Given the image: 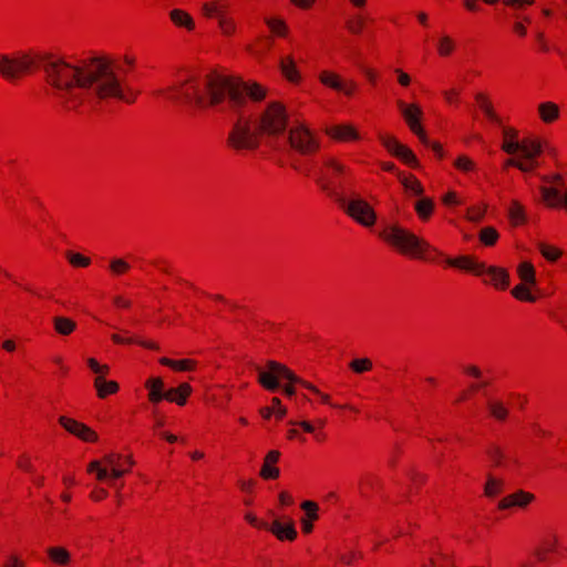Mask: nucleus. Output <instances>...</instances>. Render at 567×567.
I'll return each instance as SVG.
<instances>
[{
  "instance_id": "nucleus-24",
  "label": "nucleus",
  "mask_w": 567,
  "mask_h": 567,
  "mask_svg": "<svg viewBox=\"0 0 567 567\" xmlns=\"http://www.w3.org/2000/svg\"><path fill=\"white\" fill-rule=\"evenodd\" d=\"M538 112H539L540 118L545 123L554 122L559 116V109L553 102L540 103L538 106Z\"/></svg>"
},
{
  "instance_id": "nucleus-32",
  "label": "nucleus",
  "mask_w": 567,
  "mask_h": 567,
  "mask_svg": "<svg viewBox=\"0 0 567 567\" xmlns=\"http://www.w3.org/2000/svg\"><path fill=\"white\" fill-rule=\"evenodd\" d=\"M488 410L491 415L498 421H504L508 415L507 408H505L504 404L499 401L488 402Z\"/></svg>"
},
{
  "instance_id": "nucleus-58",
  "label": "nucleus",
  "mask_w": 567,
  "mask_h": 567,
  "mask_svg": "<svg viewBox=\"0 0 567 567\" xmlns=\"http://www.w3.org/2000/svg\"><path fill=\"white\" fill-rule=\"evenodd\" d=\"M127 472V470H122L117 466H113L112 468L109 470V473H110V477L111 478H120L122 477L125 473Z\"/></svg>"
},
{
  "instance_id": "nucleus-18",
  "label": "nucleus",
  "mask_w": 567,
  "mask_h": 567,
  "mask_svg": "<svg viewBox=\"0 0 567 567\" xmlns=\"http://www.w3.org/2000/svg\"><path fill=\"white\" fill-rule=\"evenodd\" d=\"M326 133L338 141L359 140L360 135L350 124L333 125L326 130Z\"/></svg>"
},
{
  "instance_id": "nucleus-62",
  "label": "nucleus",
  "mask_w": 567,
  "mask_h": 567,
  "mask_svg": "<svg viewBox=\"0 0 567 567\" xmlns=\"http://www.w3.org/2000/svg\"><path fill=\"white\" fill-rule=\"evenodd\" d=\"M280 453L278 451H270L266 457L265 462L268 464L276 463L279 460Z\"/></svg>"
},
{
  "instance_id": "nucleus-20",
  "label": "nucleus",
  "mask_w": 567,
  "mask_h": 567,
  "mask_svg": "<svg viewBox=\"0 0 567 567\" xmlns=\"http://www.w3.org/2000/svg\"><path fill=\"white\" fill-rule=\"evenodd\" d=\"M54 331L63 337L70 336L76 329V322L71 318L55 316L52 318Z\"/></svg>"
},
{
  "instance_id": "nucleus-13",
  "label": "nucleus",
  "mask_w": 567,
  "mask_h": 567,
  "mask_svg": "<svg viewBox=\"0 0 567 567\" xmlns=\"http://www.w3.org/2000/svg\"><path fill=\"white\" fill-rule=\"evenodd\" d=\"M227 8L225 3L213 2L204 3L202 7L203 13L210 18L216 17L224 33L229 34L234 30V24L224 17V11Z\"/></svg>"
},
{
  "instance_id": "nucleus-38",
  "label": "nucleus",
  "mask_w": 567,
  "mask_h": 567,
  "mask_svg": "<svg viewBox=\"0 0 567 567\" xmlns=\"http://www.w3.org/2000/svg\"><path fill=\"white\" fill-rule=\"evenodd\" d=\"M476 101L478 102L480 104V107L484 111V113L493 121H498L496 114L494 113L493 111V107L491 105V103L488 102L487 97L482 94V93H477L476 94Z\"/></svg>"
},
{
  "instance_id": "nucleus-15",
  "label": "nucleus",
  "mask_w": 567,
  "mask_h": 567,
  "mask_svg": "<svg viewBox=\"0 0 567 567\" xmlns=\"http://www.w3.org/2000/svg\"><path fill=\"white\" fill-rule=\"evenodd\" d=\"M534 499V495L525 492L517 491L516 493L508 495L499 501L498 508L507 509L512 507H525Z\"/></svg>"
},
{
  "instance_id": "nucleus-26",
  "label": "nucleus",
  "mask_w": 567,
  "mask_h": 567,
  "mask_svg": "<svg viewBox=\"0 0 567 567\" xmlns=\"http://www.w3.org/2000/svg\"><path fill=\"white\" fill-rule=\"evenodd\" d=\"M47 553L54 564L61 566H66L71 560L70 553L63 547H49Z\"/></svg>"
},
{
  "instance_id": "nucleus-17",
  "label": "nucleus",
  "mask_w": 567,
  "mask_h": 567,
  "mask_svg": "<svg viewBox=\"0 0 567 567\" xmlns=\"http://www.w3.org/2000/svg\"><path fill=\"white\" fill-rule=\"evenodd\" d=\"M446 262L452 267H457L464 270H468L476 276L484 275L485 265L482 262H477L470 256H461L458 258L452 259L447 258Z\"/></svg>"
},
{
  "instance_id": "nucleus-50",
  "label": "nucleus",
  "mask_w": 567,
  "mask_h": 567,
  "mask_svg": "<svg viewBox=\"0 0 567 567\" xmlns=\"http://www.w3.org/2000/svg\"><path fill=\"white\" fill-rule=\"evenodd\" d=\"M87 365L91 368V370L96 373L97 375H101L103 373L109 372L107 365H101L95 359L90 358L87 359Z\"/></svg>"
},
{
  "instance_id": "nucleus-11",
  "label": "nucleus",
  "mask_w": 567,
  "mask_h": 567,
  "mask_svg": "<svg viewBox=\"0 0 567 567\" xmlns=\"http://www.w3.org/2000/svg\"><path fill=\"white\" fill-rule=\"evenodd\" d=\"M380 141L383 146L394 156L402 159L405 164L411 167H417L419 162L413 152L405 145L399 143L394 137L380 135Z\"/></svg>"
},
{
  "instance_id": "nucleus-37",
  "label": "nucleus",
  "mask_w": 567,
  "mask_h": 567,
  "mask_svg": "<svg viewBox=\"0 0 567 567\" xmlns=\"http://www.w3.org/2000/svg\"><path fill=\"white\" fill-rule=\"evenodd\" d=\"M87 472H90V473L95 472L96 478L99 481H104L107 477H110L109 470H107V467H104L102 465V461H96V460L92 461L87 466Z\"/></svg>"
},
{
  "instance_id": "nucleus-55",
  "label": "nucleus",
  "mask_w": 567,
  "mask_h": 567,
  "mask_svg": "<svg viewBox=\"0 0 567 567\" xmlns=\"http://www.w3.org/2000/svg\"><path fill=\"white\" fill-rule=\"evenodd\" d=\"M166 392H158V391H150L148 398L153 403H158L163 399H165Z\"/></svg>"
},
{
  "instance_id": "nucleus-7",
  "label": "nucleus",
  "mask_w": 567,
  "mask_h": 567,
  "mask_svg": "<svg viewBox=\"0 0 567 567\" xmlns=\"http://www.w3.org/2000/svg\"><path fill=\"white\" fill-rule=\"evenodd\" d=\"M340 205L351 218L362 226L371 227L375 223L377 215L365 200L361 198L348 200L346 198V204Z\"/></svg>"
},
{
  "instance_id": "nucleus-53",
  "label": "nucleus",
  "mask_w": 567,
  "mask_h": 567,
  "mask_svg": "<svg viewBox=\"0 0 567 567\" xmlns=\"http://www.w3.org/2000/svg\"><path fill=\"white\" fill-rule=\"evenodd\" d=\"M120 458H121L120 455H116V454H113V453L106 454L103 457V463L105 464L104 467H107V470H110L113 466H117V460H120Z\"/></svg>"
},
{
  "instance_id": "nucleus-3",
  "label": "nucleus",
  "mask_w": 567,
  "mask_h": 567,
  "mask_svg": "<svg viewBox=\"0 0 567 567\" xmlns=\"http://www.w3.org/2000/svg\"><path fill=\"white\" fill-rule=\"evenodd\" d=\"M347 173L343 164L333 157L322 158V167L313 169L316 183L339 204H346V194L338 178Z\"/></svg>"
},
{
  "instance_id": "nucleus-56",
  "label": "nucleus",
  "mask_w": 567,
  "mask_h": 567,
  "mask_svg": "<svg viewBox=\"0 0 567 567\" xmlns=\"http://www.w3.org/2000/svg\"><path fill=\"white\" fill-rule=\"evenodd\" d=\"M111 338L115 343H121V344H130V343L135 342L134 338H123L122 336H120L117 333L112 334Z\"/></svg>"
},
{
  "instance_id": "nucleus-46",
  "label": "nucleus",
  "mask_w": 567,
  "mask_h": 567,
  "mask_svg": "<svg viewBox=\"0 0 567 567\" xmlns=\"http://www.w3.org/2000/svg\"><path fill=\"white\" fill-rule=\"evenodd\" d=\"M110 268L115 275H121L130 268V265L123 259H113Z\"/></svg>"
},
{
  "instance_id": "nucleus-29",
  "label": "nucleus",
  "mask_w": 567,
  "mask_h": 567,
  "mask_svg": "<svg viewBox=\"0 0 567 567\" xmlns=\"http://www.w3.org/2000/svg\"><path fill=\"white\" fill-rule=\"evenodd\" d=\"M280 69L284 75L290 81H297L299 75L296 69L295 61L291 56L285 58L280 61Z\"/></svg>"
},
{
  "instance_id": "nucleus-4",
  "label": "nucleus",
  "mask_w": 567,
  "mask_h": 567,
  "mask_svg": "<svg viewBox=\"0 0 567 567\" xmlns=\"http://www.w3.org/2000/svg\"><path fill=\"white\" fill-rule=\"evenodd\" d=\"M379 235L403 254L415 258H426L424 252L430 245L398 224L388 225Z\"/></svg>"
},
{
  "instance_id": "nucleus-35",
  "label": "nucleus",
  "mask_w": 567,
  "mask_h": 567,
  "mask_svg": "<svg viewBox=\"0 0 567 567\" xmlns=\"http://www.w3.org/2000/svg\"><path fill=\"white\" fill-rule=\"evenodd\" d=\"M537 246H538L540 254L548 261H556L561 256V250H559L556 247L549 246L545 243H539Z\"/></svg>"
},
{
  "instance_id": "nucleus-2",
  "label": "nucleus",
  "mask_w": 567,
  "mask_h": 567,
  "mask_svg": "<svg viewBox=\"0 0 567 567\" xmlns=\"http://www.w3.org/2000/svg\"><path fill=\"white\" fill-rule=\"evenodd\" d=\"M32 69H42L54 95L66 110L80 106L95 107L102 101L116 99L133 103L134 94H127L122 80L116 75L117 65L105 58H94L72 64L49 53H23L17 56H0V73L14 80Z\"/></svg>"
},
{
  "instance_id": "nucleus-8",
  "label": "nucleus",
  "mask_w": 567,
  "mask_h": 567,
  "mask_svg": "<svg viewBox=\"0 0 567 567\" xmlns=\"http://www.w3.org/2000/svg\"><path fill=\"white\" fill-rule=\"evenodd\" d=\"M502 148L507 154L519 153L524 159H533L543 152V146L539 141L526 138L522 142L517 140H504Z\"/></svg>"
},
{
  "instance_id": "nucleus-12",
  "label": "nucleus",
  "mask_w": 567,
  "mask_h": 567,
  "mask_svg": "<svg viewBox=\"0 0 567 567\" xmlns=\"http://www.w3.org/2000/svg\"><path fill=\"white\" fill-rule=\"evenodd\" d=\"M59 422L69 433L85 442H95L97 440L96 433L91 427L76 420L61 416Z\"/></svg>"
},
{
  "instance_id": "nucleus-36",
  "label": "nucleus",
  "mask_w": 567,
  "mask_h": 567,
  "mask_svg": "<svg viewBox=\"0 0 567 567\" xmlns=\"http://www.w3.org/2000/svg\"><path fill=\"white\" fill-rule=\"evenodd\" d=\"M508 216L514 225H519L524 223L525 214L523 206L519 203L514 202L508 210Z\"/></svg>"
},
{
  "instance_id": "nucleus-47",
  "label": "nucleus",
  "mask_w": 567,
  "mask_h": 567,
  "mask_svg": "<svg viewBox=\"0 0 567 567\" xmlns=\"http://www.w3.org/2000/svg\"><path fill=\"white\" fill-rule=\"evenodd\" d=\"M487 454L495 466H499L502 464L504 454L497 446H492L491 449H488Z\"/></svg>"
},
{
  "instance_id": "nucleus-14",
  "label": "nucleus",
  "mask_w": 567,
  "mask_h": 567,
  "mask_svg": "<svg viewBox=\"0 0 567 567\" xmlns=\"http://www.w3.org/2000/svg\"><path fill=\"white\" fill-rule=\"evenodd\" d=\"M268 530H270L279 540H293L297 537V530L291 519L282 522L279 518H275L272 524H268Z\"/></svg>"
},
{
  "instance_id": "nucleus-39",
  "label": "nucleus",
  "mask_w": 567,
  "mask_h": 567,
  "mask_svg": "<svg viewBox=\"0 0 567 567\" xmlns=\"http://www.w3.org/2000/svg\"><path fill=\"white\" fill-rule=\"evenodd\" d=\"M65 256L69 262L74 267H87L91 262L90 258L84 257L78 252L66 251Z\"/></svg>"
},
{
  "instance_id": "nucleus-10",
  "label": "nucleus",
  "mask_w": 567,
  "mask_h": 567,
  "mask_svg": "<svg viewBox=\"0 0 567 567\" xmlns=\"http://www.w3.org/2000/svg\"><path fill=\"white\" fill-rule=\"evenodd\" d=\"M398 106L410 130L419 137L422 144H430L429 137L420 125L422 110L416 104L406 105L403 101H399Z\"/></svg>"
},
{
  "instance_id": "nucleus-34",
  "label": "nucleus",
  "mask_w": 567,
  "mask_h": 567,
  "mask_svg": "<svg viewBox=\"0 0 567 567\" xmlns=\"http://www.w3.org/2000/svg\"><path fill=\"white\" fill-rule=\"evenodd\" d=\"M498 239V233L494 227H484L480 231V240L486 245L492 246Z\"/></svg>"
},
{
  "instance_id": "nucleus-49",
  "label": "nucleus",
  "mask_w": 567,
  "mask_h": 567,
  "mask_svg": "<svg viewBox=\"0 0 567 567\" xmlns=\"http://www.w3.org/2000/svg\"><path fill=\"white\" fill-rule=\"evenodd\" d=\"M196 365V362L194 360L185 359L174 362V368L177 371H188L193 370Z\"/></svg>"
},
{
  "instance_id": "nucleus-30",
  "label": "nucleus",
  "mask_w": 567,
  "mask_h": 567,
  "mask_svg": "<svg viewBox=\"0 0 567 567\" xmlns=\"http://www.w3.org/2000/svg\"><path fill=\"white\" fill-rule=\"evenodd\" d=\"M518 275L523 281L526 284H535V269L534 266L528 262L524 261L519 264L518 266Z\"/></svg>"
},
{
  "instance_id": "nucleus-60",
  "label": "nucleus",
  "mask_w": 567,
  "mask_h": 567,
  "mask_svg": "<svg viewBox=\"0 0 567 567\" xmlns=\"http://www.w3.org/2000/svg\"><path fill=\"white\" fill-rule=\"evenodd\" d=\"M107 496V492L104 488H97L91 493V497L94 501H101Z\"/></svg>"
},
{
  "instance_id": "nucleus-59",
  "label": "nucleus",
  "mask_w": 567,
  "mask_h": 567,
  "mask_svg": "<svg viewBox=\"0 0 567 567\" xmlns=\"http://www.w3.org/2000/svg\"><path fill=\"white\" fill-rule=\"evenodd\" d=\"M554 547H555V543H554V542H553V543H551V542H547V543L545 544V548H544V550H538V551L536 553V555H537L538 559H539V560H545V551H551V550L554 549Z\"/></svg>"
},
{
  "instance_id": "nucleus-41",
  "label": "nucleus",
  "mask_w": 567,
  "mask_h": 567,
  "mask_svg": "<svg viewBox=\"0 0 567 567\" xmlns=\"http://www.w3.org/2000/svg\"><path fill=\"white\" fill-rule=\"evenodd\" d=\"M454 166L462 172H472L475 169V163L465 155L458 156L454 161Z\"/></svg>"
},
{
  "instance_id": "nucleus-61",
  "label": "nucleus",
  "mask_w": 567,
  "mask_h": 567,
  "mask_svg": "<svg viewBox=\"0 0 567 567\" xmlns=\"http://www.w3.org/2000/svg\"><path fill=\"white\" fill-rule=\"evenodd\" d=\"M301 508L303 511H306L307 513H310V512H317L318 511V505L315 503V502H311V501H305L302 504H301Z\"/></svg>"
},
{
  "instance_id": "nucleus-63",
  "label": "nucleus",
  "mask_w": 567,
  "mask_h": 567,
  "mask_svg": "<svg viewBox=\"0 0 567 567\" xmlns=\"http://www.w3.org/2000/svg\"><path fill=\"white\" fill-rule=\"evenodd\" d=\"M425 146H429L433 150V152L439 156V157H443L444 153H443V150H442V146L441 144L436 143V142H431L430 141V144H424Z\"/></svg>"
},
{
  "instance_id": "nucleus-21",
  "label": "nucleus",
  "mask_w": 567,
  "mask_h": 567,
  "mask_svg": "<svg viewBox=\"0 0 567 567\" xmlns=\"http://www.w3.org/2000/svg\"><path fill=\"white\" fill-rule=\"evenodd\" d=\"M190 392L192 386L188 383H182L178 388L166 391L165 400L176 402L178 405H184Z\"/></svg>"
},
{
  "instance_id": "nucleus-45",
  "label": "nucleus",
  "mask_w": 567,
  "mask_h": 567,
  "mask_svg": "<svg viewBox=\"0 0 567 567\" xmlns=\"http://www.w3.org/2000/svg\"><path fill=\"white\" fill-rule=\"evenodd\" d=\"M260 476L268 480V478H277L279 476V468L271 466V464L264 463Z\"/></svg>"
},
{
  "instance_id": "nucleus-27",
  "label": "nucleus",
  "mask_w": 567,
  "mask_h": 567,
  "mask_svg": "<svg viewBox=\"0 0 567 567\" xmlns=\"http://www.w3.org/2000/svg\"><path fill=\"white\" fill-rule=\"evenodd\" d=\"M171 20L177 25V27H185L188 30H192L194 28V20L193 18L185 11L179 9H174L169 13Z\"/></svg>"
},
{
  "instance_id": "nucleus-9",
  "label": "nucleus",
  "mask_w": 567,
  "mask_h": 567,
  "mask_svg": "<svg viewBox=\"0 0 567 567\" xmlns=\"http://www.w3.org/2000/svg\"><path fill=\"white\" fill-rule=\"evenodd\" d=\"M398 106L410 130L419 137L422 144H430L429 137L420 125L422 110L416 104L406 105L403 101H399Z\"/></svg>"
},
{
  "instance_id": "nucleus-52",
  "label": "nucleus",
  "mask_w": 567,
  "mask_h": 567,
  "mask_svg": "<svg viewBox=\"0 0 567 567\" xmlns=\"http://www.w3.org/2000/svg\"><path fill=\"white\" fill-rule=\"evenodd\" d=\"M485 214V209L484 208H471L467 213V217L470 220L472 221H480L483 216Z\"/></svg>"
},
{
  "instance_id": "nucleus-43",
  "label": "nucleus",
  "mask_w": 567,
  "mask_h": 567,
  "mask_svg": "<svg viewBox=\"0 0 567 567\" xmlns=\"http://www.w3.org/2000/svg\"><path fill=\"white\" fill-rule=\"evenodd\" d=\"M512 293L515 298L519 299V300H525V301H529V302H533L535 301V297L529 292V290L523 286V285H518L516 286L513 290H512Z\"/></svg>"
},
{
  "instance_id": "nucleus-64",
  "label": "nucleus",
  "mask_w": 567,
  "mask_h": 567,
  "mask_svg": "<svg viewBox=\"0 0 567 567\" xmlns=\"http://www.w3.org/2000/svg\"><path fill=\"white\" fill-rule=\"evenodd\" d=\"M4 567H23V565L17 557H10Z\"/></svg>"
},
{
  "instance_id": "nucleus-33",
  "label": "nucleus",
  "mask_w": 567,
  "mask_h": 567,
  "mask_svg": "<svg viewBox=\"0 0 567 567\" xmlns=\"http://www.w3.org/2000/svg\"><path fill=\"white\" fill-rule=\"evenodd\" d=\"M266 24L275 34L284 37L287 33V25L284 20L276 18H266Z\"/></svg>"
},
{
  "instance_id": "nucleus-1",
  "label": "nucleus",
  "mask_w": 567,
  "mask_h": 567,
  "mask_svg": "<svg viewBox=\"0 0 567 567\" xmlns=\"http://www.w3.org/2000/svg\"><path fill=\"white\" fill-rule=\"evenodd\" d=\"M172 102L194 104L199 109L221 106L231 115V130L227 143L237 151L256 150L261 138L275 146L287 132L289 116L279 102H270L265 107L247 113V97L258 102L265 99L266 90L257 83H246L221 75H206L202 80L189 79L174 84L167 90H158Z\"/></svg>"
},
{
  "instance_id": "nucleus-44",
  "label": "nucleus",
  "mask_w": 567,
  "mask_h": 567,
  "mask_svg": "<svg viewBox=\"0 0 567 567\" xmlns=\"http://www.w3.org/2000/svg\"><path fill=\"white\" fill-rule=\"evenodd\" d=\"M437 49L441 55L446 56L453 51L454 42L450 37L444 35L440 39Z\"/></svg>"
},
{
  "instance_id": "nucleus-57",
  "label": "nucleus",
  "mask_w": 567,
  "mask_h": 567,
  "mask_svg": "<svg viewBox=\"0 0 567 567\" xmlns=\"http://www.w3.org/2000/svg\"><path fill=\"white\" fill-rule=\"evenodd\" d=\"M395 73L398 74V80H399V83L403 86H406L410 84V76L404 73L402 70H395Z\"/></svg>"
},
{
  "instance_id": "nucleus-54",
  "label": "nucleus",
  "mask_w": 567,
  "mask_h": 567,
  "mask_svg": "<svg viewBox=\"0 0 567 567\" xmlns=\"http://www.w3.org/2000/svg\"><path fill=\"white\" fill-rule=\"evenodd\" d=\"M246 519H247L251 525H254L255 527L264 528V529L268 528V523H266V522H259V520L257 519V517H256V516H254L252 514H247V515H246Z\"/></svg>"
},
{
  "instance_id": "nucleus-28",
  "label": "nucleus",
  "mask_w": 567,
  "mask_h": 567,
  "mask_svg": "<svg viewBox=\"0 0 567 567\" xmlns=\"http://www.w3.org/2000/svg\"><path fill=\"white\" fill-rule=\"evenodd\" d=\"M414 208L421 219H427L433 212L434 204L432 199L423 197L415 203Z\"/></svg>"
},
{
  "instance_id": "nucleus-25",
  "label": "nucleus",
  "mask_w": 567,
  "mask_h": 567,
  "mask_svg": "<svg viewBox=\"0 0 567 567\" xmlns=\"http://www.w3.org/2000/svg\"><path fill=\"white\" fill-rule=\"evenodd\" d=\"M367 22L368 18L362 13H358L346 21V27L350 33L354 35H360L363 32Z\"/></svg>"
},
{
  "instance_id": "nucleus-19",
  "label": "nucleus",
  "mask_w": 567,
  "mask_h": 567,
  "mask_svg": "<svg viewBox=\"0 0 567 567\" xmlns=\"http://www.w3.org/2000/svg\"><path fill=\"white\" fill-rule=\"evenodd\" d=\"M484 275H487L489 277V282L495 288L504 290L509 285L508 272L503 268H498V267H494V266H491V267L485 266Z\"/></svg>"
},
{
  "instance_id": "nucleus-6",
  "label": "nucleus",
  "mask_w": 567,
  "mask_h": 567,
  "mask_svg": "<svg viewBox=\"0 0 567 567\" xmlns=\"http://www.w3.org/2000/svg\"><path fill=\"white\" fill-rule=\"evenodd\" d=\"M282 138L285 146H289L301 155H310L320 147L319 140L303 123L291 126Z\"/></svg>"
},
{
  "instance_id": "nucleus-42",
  "label": "nucleus",
  "mask_w": 567,
  "mask_h": 567,
  "mask_svg": "<svg viewBox=\"0 0 567 567\" xmlns=\"http://www.w3.org/2000/svg\"><path fill=\"white\" fill-rule=\"evenodd\" d=\"M350 368L355 373H363L365 371H369L372 368V362L367 358L355 359L350 362Z\"/></svg>"
},
{
  "instance_id": "nucleus-51",
  "label": "nucleus",
  "mask_w": 567,
  "mask_h": 567,
  "mask_svg": "<svg viewBox=\"0 0 567 567\" xmlns=\"http://www.w3.org/2000/svg\"><path fill=\"white\" fill-rule=\"evenodd\" d=\"M535 158L536 157H534L533 159H524L519 156L520 166H518L517 168L524 173L533 171L538 164Z\"/></svg>"
},
{
  "instance_id": "nucleus-22",
  "label": "nucleus",
  "mask_w": 567,
  "mask_h": 567,
  "mask_svg": "<svg viewBox=\"0 0 567 567\" xmlns=\"http://www.w3.org/2000/svg\"><path fill=\"white\" fill-rule=\"evenodd\" d=\"M540 192L543 195V199L549 205V206H557L558 204H564L567 208V192L565 194H560V192L557 188L553 187H540Z\"/></svg>"
},
{
  "instance_id": "nucleus-48",
  "label": "nucleus",
  "mask_w": 567,
  "mask_h": 567,
  "mask_svg": "<svg viewBox=\"0 0 567 567\" xmlns=\"http://www.w3.org/2000/svg\"><path fill=\"white\" fill-rule=\"evenodd\" d=\"M145 386L148 389V391H158V392H165L164 391V382L161 378H152L146 381Z\"/></svg>"
},
{
  "instance_id": "nucleus-5",
  "label": "nucleus",
  "mask_w": 567,
  "mask_h": 567,
  "mask_svg": "<svg viewBox=\"0 0 567 567\" xmlns=\"http://www.w3.org/2000/svg\"><path fill=\"white\" fill-rule=\"evenodd\" d=\"M255 370L258 373V382L269 391H275L280 386V379L289 380L290 382L300 383L306 389L319 394L324 403H329V396L327 394L320 393L315 385L301 380L281 363L268 361L267 369L256 365Z\"/></svg>"
},
{
  "instance_id": "nucleus-23",
  "label": "nucleus",
  "mask_w": 567,
  "mask_h": 567,
  "mask_svg": "<svg viewBox=\"0 0 567 567\" xmlns=\"http://www.w3.org/2000/svg\"><path fill=\"white\" fill-rule=\"evenodd\" d=\"M94 386L100 398H105L109 394L117 392L118 384L115 381H106L101 375H97L94 380Z\"/></svg>"
},
{
  "instance_id": "nucleus-31",
  "label": "nucleus",
  "mask_w": 567,
  "mask_h": 567,
  "mask_svg": "<svg viewBox=\"0 0 567 567\" xmlns=\"http://www.w3.org/2000/svg\"><path fill=\"white\" fill-rule=\"evenodd\" d=\"M503 484L504 483L502 480H498V478L493 477L492 475H488L486 484H485V488H484L485 495L488 497H493V496L499 494L502 492Z\"/></svg>"
},
{
  "instance_id": "nucleus-40",
  "label": "nucleus",
  "mask_w": 567,
  "mask_h": 567,
  "mask_svg": "<svg viewBox=\"0 0 567 567\" xmlns=\"http://www.w3.org/2000/svg\"><path fill=\"white\" fill-rule=\"evenodd\" d=\"M402 184H403L404 188L406 189V192L411 193L412 195L421 196L424 192L421 183L415 178H411V179L404 178L402 181Z\"/></svg>"
},
{
  "instance_id": "nucleus-16",
  "label": "nucleus",
  "mask_w": 567,
  "mask_h": 567,
  "mask_svg": "<svg viewBox=\"0 0 567 567\" xmlns=\"http://www.w3.org/2000/svg\"><path fill=\"white\" fill-rule=\"evenodd\" d=\"M320 81L322 84L333 90L341 91L348 96L352 95L353 90L355 87V84L353 82L347 84L337 74L327 71L320 74Z\"/></svg>"
}]
</instances>
